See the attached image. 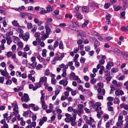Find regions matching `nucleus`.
<instances>
[{
	"instance_id": "nucleus-1",
	"label": "nucleus",
	"mask_w": 128,
	"mask_h": 128,
	"mask_svg": "<svg viewBox=\"0 0 128 128\" xmlns=\"http://www.w3.org/2000/svg\"><path fill=\"white\" fill-rule=\"evenodd\" d=\"M29 98L28 94L24 93V96H22L21 97L22 101V102L24 101L26 102L29 100Z\"/></svg>"
},
{
	"instance_id": "nucleus-2",
	"label": "nucleus",
	"mask_w": 128,
	"mask_h": 128,
	"mask_svg": "<svg viewBox=\"0 0 128 128\" xmlns=\"http://www.w3.org/2000/svg\"><path fill=\"white\" fill-rule=\"evenodd\" d=\"M88 6H90L91 7H96V8H98V4L95 3L94 2H88Z\"/></svg>"
},
{
	"instance_id": "nucleus-3",
	"label": "nucleus",
	"mask_w": 128,
	"mask_h": 128,
	"mask_svg": "<svg viewBox=\"0 0 128 128\" xmlns=\"http://www.w3.org/2000/svg\"><path fill=\"white\" fill-rule=\"evenodd\" d=\"M93 41L94 42V47L95 48H96L100 44V43L95 38H92Z\"/></svg>"
},
{
	"instance_id": "nucleus-4",
	"label": "nucleus",
	"mask_w": 128,
	"mask_h": 128,
	"mask_svg": "<svg viewBox=\"0 0 128 128\" xmlns=\"http://www.w3.org/2000/svg\"><path fill=\"white\" fill-rule=\"evenodd\" d=\"M122 2L123 8L125 9L128 6V0H122Z\"/></svg>"
},
{
	"instance_id": "nucleus-5",
	"label": "nucleus",
	"mask_w": 128,
	"mask_h": 128,
	"mask_svg": "<svg viewBox=\"0 0 128 128\" xmlns=\"http://www.w3.org/2000/svg\"><path fill=\"white\" fill-rule=\"evenodd\" d=\"M111 66H113V64L112 62H108L106 66V68L110 70L111 68Z\"/></svg>"
},
{
	"instance_id": "nucleus-6",
	"label": "nucleus",
	"mask_w": 128,
	"mask_h": 128,
	"mask_svg": "<svg viewBox=\"0 0 128 128\" xmlns=\"http://www.w3.org/2000/svg\"><path fill=\"white\" fill-rule=\"evenodd\" d=\"M30 14V15H32V14H31L30 13H27L26 12L23 13L20 12V16L22 17V18H24L25 16H28Z\"/></svg>"
},
{
	"instance_id": "nucleus-7",
	"label": "nucleus",
	"mask_w": 128,
	"mask_h": 128,
	"mask_svg": "<svg viewBox=\"0 0 128 128\" xmlns=\"http://www.w3.org/2000/svg\"><path fill=\"white\" fill-rule=\"evenodd\" d=\"M45 28L46 30V34H49L50 31V29L48 25L47 24L46 25Z\"/></svg>"
},
{
	"instance_id": "nucleus-8",
	"label": "nucleus",
	"mask_w": 128,
	"mask_h": 128,
	"mask_svg": "<svg viewBox=\"0 0 128 128\" xmlns=\"http://www.w3.org/2000/svg\"><path fill=\"white\" fill-rule=\"evenodd\" d=\"M12 24L14 26H15L17 27H22V26H20L19 24L17 23V21L14 20L12 22Z\"/></svg>"
},
{
	"instance_id": "nucleus-9",
	"label": "nucleus",
	"mask_w": 128,
	"mask_h": 128,
	"mask_svg": "<svg viewBox=\"0 0 128 128\" xmlns=\"http://www.w3.org/2000/svg\"><path fill=\"white\" fill-rule=\"evenodd\" d=\"M18 45L19 46V47L18 48V49L22 50L23 48V44L21 41L19 42H18Z\"/></svg>"
},
{
	"instance_id": "nucleus-10",
	"label": "nucleus",
	"mask_w": 128,
	"mask_h": 128,
	"mask_svg": "<svg viewBox=\"0 0 128 128\" xmlns=\"http://www.w3.org/2000/svg\"><path fill=\"white\" fill-rule=\"evenodd\" d=\"M82 10L83 12H88L89 11V8L88 6H84L82 7Z\"/></svg>"
},
{
	"instance_id": "nucleus-11",
	"label": "nucleus",
	"mask_w": 128,
	"mask_h": 128,
	"mask_svg": "<svg viewBox=\"0 0 128 128\" xmlns=\"http://www.w3.org/2000/svg\"><path fill=\"white\" fill-rule=\"evenodd\" d=\"M74 16L76 18H78L80 20L82 18V17L81 14L79 13L78 12L76 13Z\"/></svg>"
},
{
	"instance_id": "nucleus-12",
	"label": "nucleus",
	"mask_w": 128,
	"mask_h": 128,
	"mask_svg": "<svg viewBox=\"0 0 128 128\" xmlns=\"http://www.w3.org/2000/svg\"><path fill=\"white\" fill-rule=\"evenodd\" d=\"M76 114H74L73 115L72 117H70L69 120L71 122H72L73 120H76Z\"/></svg>"
},
{
	"instance_id": "nucleus-13",
	"label": "nucleus",
	"mask_w": 128,
	"mask_h": 128,
	"mask_svg": "<svg viewBox=\"0 0 128 128\" xmlns=\"http://www.w3.org/2000/svg\"><path fill=\"white\" fill-rule=\"evenodd\" d=\"M95 105L96 106V108L95 111H98V108H99V107L101 105V104L100 102H98L95 103Z\"/></svg>"
},
{
	"instance_id": "nucleus-14",
	"label": "nucleus",
	"mask_w": 128,
	"mask_h": 128,
	"mask_svg": "<svg viewBox=\"0 0 128 128\" xmlns=\"http://www.w3.org/2000/svg\"><path fill=\"white\" fill-rule=\"evenodd\" d=\"M78 34L81 37V38L82 36H84V32L82 30H79L78 31Z\"/></svg>"
},
{
	"instance_id": "nucleus-15",
	"label": "nucleus",
	"mask_w": 128,
	"mask_h": 128,
	"mask_svg": "<svg viewBox=\"0 0 128 128\" xmlns=\"http://www.w3.org/2000/svg\"><path fill=\"white\" fill-rule=\"evenodd\" d=\"M68 28L69 29L73 30H76V27L72 25H70L68 26Z\"/></svg>"
},
{
	"instance_id": "nucleus-16",
	"label": "nucleus",
	"mask_w": 128,
	"mask_h": 128,
	"mask_svg": "<svg viewBox=\"0 0 128 128\" xmlns=\"http://www.w3.org/2000/svg\"><path fill=\"white\" fill-rule=\"evenodd\" d=\"M58 55L57 53L56 54V57H54L53 59V62H55L56 61L58 60Z\"/></svg>"
},
{
	"instance_id": "nucleus-17",
	"label": "nucleus",
	"mask_w": 128,
	"mask_h": 128,
	"mask_svg": "<svg viewBox=\"0 0 128 128\" xmlns=\"http://www.w3.org/2000/svg\"><path fill=\"white\" fill-rule=\"evenodd\" d=\"M16 31L18 32L23 33V30L21 28H17L16 29Z\"/></svg>"
},
{
	"instance_id": "nucleus-18",
	"label": "nucleus",
	"mask_w": 128,
	"mask_h": 128,
	"mask_svg": "<svg viewBox=\"0 0 128 128\" xmlns=\"http://www.w3.org/2000/svg\"><path fill=\"white\" fill-rule=\"evenodd\" d=\"M88 23V22L87 21H85L84 23L82 24V28H84L86 26Z\"/></svg>"
},
{
	"instance_id": "nucleus-19",
	"label": "nucleus",
	"mask_w": 128,
	"mask_h": 128,
	"mask_svg": "<svg viewBox=\"0 0 128 128\" xmlns=\"http://www.w3.org/2000/svg\"><path fill=\"white\" fill-rule=\"evenodd\" d=\"M120 101L118 98H116L114 99V101L113 102L115 104L116 103L117 104H118L120 102Z\"/></svg>"
},
{
	"instance_id": "nucleus-20",
	"label": "nucleus",
	"mask_w": 128,
	"mask_h": 128,
	"mask_svg": "<svg viewBox=\"0 0 128 128\" xmlns=\"http://www.w3.org/2000/svg\"><path fill=\"white\" fill-rule=\"evenodd\" d=\"M110 6V3H105L104 5V8L105 9H107L109 8Z\"/></svg>"
},
{
	"instance_id": "nucleus-21",
	"label": "nucleus",
	"mask_w": 128,
	"mask_h": 128,
	"mask_svg": "<svg viewBox=\"0 0 128 128\" xmlns=\"http://www.w3.org/2000/svg\"><path fill=\"white\" fill-rule=\"evenodd\" d=\"M64 53H62V54H61V56L60 57H58V60H61L63 57H64Z\"/></svg>"
},
{
	"instance_id": "nucleus-22",
	"label": "nucleus",
	"mask_w": 128,
	"mask_h": 128,
	"mask_svg": "<svg viewBox=\"0 0 128 128\" xmlns=\"http://www.w3.org/2000/svg\"><path fill=\"white\" fill-rule=\"evenodd\" d=\"M13 34V32L12 31H10V32H6V35L7 36H10L12 35Z\"/></svg>"
},
{
	"instance_id": "nucleus-23",
	"label": "nucleus",
	"mask_w": 128,
	"mask_h": 128,
	"mask_svg": "<svg viewBox=\"0 0 128 128\" xmlns=\"http://www.w3.org/2000/svg\"><path fill=\"white\" fill-rule=\"evenodd\" d=\"M30 50V48L28 47V45H26L25 47L24 48V51H27Z\"/></svg>"
},
{
	"instance_id": "nucleus-24",
	"label": "nucleus",
	"mask_w": 128,
	"mask_h": 128,
	"mask_svg": "<svg viewBox=\"0 0 128 128\" xmlns=\"http://www.w3.org/2000/svg\"><path fill=\"white\" fill-rule=\"evenodd\" d=\"M12 82L11 80H8L6 81V85H10L12 83Z\"/></svg>"
},
{
	"instance_id": "nucleus-25",
	"label": "nucleus",
	"mask_w": 128,
	"mask_h": 128,
	"mask_svg": "<svg viewBox=\"0 0 128 128\" xmlns=\"http://www.w3.org/2000/svg\"><path fill=\"white\" fill-rule=\"evenodd\" d=\"M59 48L60 49H62L63 48V43L62 41H60V42Z\"/></svg>"
},
{
	"instance_id": "nucleus-26",
	"label": "nucleus",
	"mask_w": 128,
	"mask_h": 128,
	"mask_svg": "<svg viewBox=\"0 0 128 128\" xmlns=\"http://www.w3.org/2000/svg\"><path fill=\"white\" fill-rule=\"evenodd\" d=\"M4 80V78L3 77H0V83L3 84Z\"/></svg>"
},
{
	"instance_id": "nucleus-27",
	"label": "nucleus",
	"mask_w": 128,
	"mask_h": 128,
	"mask_svg": "<svg viewBox=\"0 0 128 128\" xmlns=\"http://www.w3.org/2000/svg\"><path fill=\"white\" fill-rule=\"evenodd\" d=\"M29 112H30V111L28 110L26 112H24L23 114V116H25L26 115H28L29 114Z\"/></svg>"
},
{
	"instance_id": "nucleus-28",
	"label": "nucleus",
	"mask_w": 128,
	"mask_h": 128,
	"mask_svg": "<svg viewBox=\"0 0 128 128\" xmlns=\"http://www.w3.org/2000/svg\"><path fill=\"white\" fill-rule=\"evenodd\" d=\"M32 27V24L31 23H28V24L27 27L28 29H31Z\"/></svg>"
},
{
	"instance_id": "nucleus-29",
	"label": "nucleus",
	"mask_w": 128,
	"mask_h": 128,
	"mask_svg": "<svg viewBox=\"0 0 128 128\" xmlns=\"http://www.w3.org/2000/svg\"><path fill=\"white\" fill-rule=\"evenodd\" d=\"M14 111L13 112V115H15V116H16V115L18 114V111L17 110H13Z\"/></svg>"
},
{
	"instance_id": "nucleus-30",
	"label": "nucleus",
	"mask_w": 128,
	"mask_h": 128,
	"mask_svg": "<svg viewBox=\"0 0 128 128\" xmlns=\"http://www.w3.org/2000/svg\"><path fill=\"white\" fill-rule=\"evenodd\" d=\"M118 70L117 69L114 68H112L111 70V71H112L113 73L116 72H118Z\"/></svg>"
},
{
	"instance_id": "nucleus-31",
	"label": "nucleus",
	"mask_w": 128,
	"mask_h": 128,
	"mask_svg": "<svg viewBox=\"0 0 128 128\" xmlns=\"http://www.w3.org/2000/svg\"><path fill=\"white\" fill-rule=\"evenodd\" d=\"M116 2V0H110V3L111 4L113 5Z\"/></svg>"
},
{
	"instance_id": "nucleus-32",
	"label": "nucleus",
	"mask_w": 128,
	"mask_h": 128,
	"mask_svg": "<svg viewBox=\"0 0 128 128\" xmlns=\"http://www.w3.org/2000/svg\"><path fill=\"white\" fill-rule=\"evenodd\" d=\"M47 118L46 117L43 116L42 119L41 118L40 119L44 122H46L47 120Z\"/></svg>"
},
{
	"instance_id": "nucleus-33",
	"label": "nucleus",
	"mask_w": 128,
	"mask_h": 128,
	"mask_svg": "<svg viewBox=\"0 0 128 128\" xmlns=\"http://www.w3.org/2000/svg\"><path fill=\"white\" fill-rule=\"evenodd\" d=\"M12 54V52H8L6 56L8 57H9L11 56Z\"/></svg>"
},
{
	"instance_id": "nucleus-34",
	"label": "nucleus",
	"mask_w": 128,
	"mask_h": 128,
	"mask_svg": "<svg viewBox=\"0 0 128 128\" xmlns=\"http://www.w3.org/2000/svg\"><path fill=\"white\" fill-rule=\"evenodd\" d=\"M42 65L40 64H39L36 66V68L37 70H39L40 68H42Z\"/></svg>"
},
{
	"instance_id": "nucleus-35",
	"label": "nucleus",
	"mask_w": 128,
	"mask_h": 128,
	"mask_svg": "<svg viewBox=\"0 0 128 128\" xmlns=\"http://www.w3.org/2000/svg\"><path fill=\"white\" fill-rule=\"evenodd\" d=\"M48 37V36H46V35H44L42 37V40H44L46 38Z\"/></svg>"
},
{
	"instance_id": "nucleus-36",
	"label": "nucleus",
	"mask_w": 128,
	"mask_h": 128,
	"mask_svg": "<svg viewBox=\"0 0 128 128\" xmlns=\"http://www.w3.org/2000/svg\"><path fill=\"white\" fill-rule=\"evenodd\" d=\"M85 60V58H82V57H81V58L80 59V62L81 63H84Z\"/></svg>"
},
{
	"instance_id": "nucleus-37",
	"label": "nucleus",
	"mask_w": 128,
	"mask_h": 128,
	"mask_svg": "<svg viewBox=\"0 0 128 128\" xmlns=\"http://www.w3.org/2000/svg\"><path fill=\"white\" fill-rule=\"evenodd\" d=\"M82 111H83L82 109H79L77 112L78 114V115H80L81 114Z\"/></svg>"
},
{
	"instance_id": "nucleus-38",
	"label": "nucleus",
	"mask_w": 128,
	"mask_h": 128,
	"mask_svg": "<svg viewBox=\"0 0 128 128\" xmlns=\"http://www.w3.org/2000/svg\"><path fill=\"white\" fill-rule=\"evenodd\" d=\"M100 94H98V98L99 100H102L103 99V97L102 96H100Z\"/></svg>"
},
{
	"instance_id": "nucleus-39",
	"label": "nucleus",
	"mask_w": 128,
	"mask_h": 128,
	"mask_svg": "<svg viewBox=\"0 0 128 128\" xmlns=\"http://www.w3.org/2000/svg\"><path fill=\"white\" fill-rule=\"evenodd\" d=\"M58 41L57 40H56L54 42V47H56L58 46Z\"/></svg>"
},
{
	"instance_id": "nucleus-40",
	"label": "nucleus",
	"mask_w": 128,
	"mask_h": 128,
	"mask_svg": "<svg viewBox=\"0 0 128 128\" xmlns=\"http://www.w3.org/2000/svg\"><path fill=\"white\" fill-rule=\"evenodd\" d=\"M8 96V94H4L2 95V98L5 99Z\"/></svg>"
},
{
	"instance_id": "nucleus-41",
	"label": "nucleus",
	"mask_w": 128,
	"mask_h": 128,
	"mask_svg": "<svg viewBox=\"0 0 128 128\" xmlns=\"http://www.w3.org/2000/svg\"><path fill=\"white\" fill-rule=\"evenodd\" d=\"M56 82V80L54 78H51V83L52 84H55Z\"/></svg>"
},
{
	"instance_id": "nucleus-42",
	"label": "nucleus",
	"mask_w": 128,
	"mask_h": 128,
	"mask_svg": "<svg viewBox=\"0 0 128 128\" xmlns=\"http://www.w3.org/2000/svg\"><path fill=\"white\" fill-rule=\"evenodd\" d=\"M104 62L105 61L104 60L101 59L99 61V62L100 64H103Z\"/></svg>"
},
{
	"instance_id": "nucleus-43",
	"label": "nucleus",
	"mask_w": 128,
	"mask_h": 128,
	"mask_svg": "<svg viewBox=\"0 0 128 128\" xmlns=\"http://www.w3.org/2000/svg\"><path fill=\"white\" fill-rule=\"evenodd\" d=\"M85 86L86 88H89L90 87V84L89 83L86 82L85 84Z\"/></svg>"
},
{
	"instance_id": "nucleus-44",
	"label": "nucleus",
	"mask_w": 128,
	"mask_h": 128,
	"mask_svg": "<svg viewBox=\"0 0 128 128\" xmlns=\"http://www.w3.org/2000/svg\"><path fill=\"white\" fill-rule=\"evenodd\" d=\"M115 94L116 96H119L120 95L119 90H117L115 92Z\"/></svg>"
},
{
	"instance_id": "nucleus-45",
	"label": "nucleus",
	"mask_w": 128,
	"mask_h": 128,
	"mask_svg": "<svg viewBox=\"0 0 128 128\" xmlns=\"http://www.w3.org/2000/svg\"><path fill=\"white\" fill-rule=\"evenodd\" d=\"M52 10V8L51 7H48L46 8V11L48 12H51Z\"/></svg>"
},
{
	"instance_id": "nucleus-46",
	"label": "nucleus",
	"mask_w": 128,
	"mask_h": 128,
	"mask_svg": "<svg viewBox=\"0 0 128 128\" xmlns=\"http://www.w3.org/2000/svg\"><path fill=\"white\" fill-rule=\"evenodd\" d=\"M66 70H65L63 72L62 74V76L64 77H65L66 76Z\"/></svg>"
},
{
	"instance_id": "nucleus-47",
	"label": "nucleus",
	"mask_w": 128,
	"mask_h": 128,
	"mask_svg": "<svg viewBox=\"0 0 128 128\" xmlns=\"http://www.w3.org/2000/svg\"><path fill=\"white\" fill-rule=\"evenodd\" d=\"M2 128H8V124H5L3 126L1 127Z\"/></svg>"
},
{
	"instance_id": "nucleus-48",
	"label": "nucleus",
	"mask_w": 128,
	"mask_h": 128,
	"mask_svg": "<svg viewBox=\"0 0 128 128\" xmlns=\"http://www.w3.org/2000/svg\"><path fill=\"white\" fill-rule=\"evenodd\" d=\"M40 33L38 32H36L34 34V36L36 38L40 36Z\"/></svg>"
},
{
	"instance_id": "nucleus-49",
	"label": "nucleus",
	"mask_w": 128,
	"mask_h": 128,
	"mask_svg": "<svg viewBox=\"0 0 128 128\" xmlns=\"http://www.w3.org/2000/svg\"><path fill=\"white\" fill-rule=\"evenodd\" d=\"M22 38L23 40L26 42L29 39V38H27L26 36H24L22 37Z\"/></svg>"
},
{
	"instance_id": "nucleus-50",
	"label": "nucleus",
	"mask_w": 128,
	"mask_h": 128,
	"mask_svg": "<svg viewBox=\"0 0 128 128\" xmlns=\"http://www.w3.org/2000/svg\"><path fill=\"white\" fill-rule=\"evenodd\" d=\"M50 74L49 70L48 69H47L45 71V74L46 75H48Z\"/></svg>"
},
{
	"instance_id": "nucleus-51",
	"label": "nucleus",
	"mask_w": 128,
	"mask_h": 128,
	"mask_svg": "<svg viewBox=\"0 0 128 128\" xmlns=\"http://www.w3.org/2000/svg\"><path fill=\"white\" fill-rule=\"evenodd\" d=\"M32 109H33L35 111H36L38 110V106H36L34 107V108H32Z\"/></svg>"
},
{
	"instance_id": "nucleus-52",
	"label": "nucleus",
	"mask_w": 128,
	"mask_h": 128,
	"mask_svg": "<svg viewBox=\"0 0 128 128\" xmlns=\"http://www.w3.org/2000/svg\"><path fill=\"white\" fill-rule=\"evenodd\" d=\"M41 84L38 82L35 84V86L37 88H39L40 87Z\"/></svg>"
},
{
	"instance_id": "nucleus-53",
	"label": "nucleus",
	"mask_w": 128,
	"mask_h": 128,
	"mask_svg": "<svg viewBox=\"0 0 128 128\" xmlns=\"http://www.w3.org/2000/svg\"><path fill=\"white\" fill-rule=\"evenodd\" d=\"M107 99L109 101H112L113 100V98L112 97L109 96L108 98Z\"/></svg>"
},
{
	"instance_id": "nucleus-54",
	"label": "nucleus",
	"mask_w": 128,
	"mask_h": 128,
	"mask_svg": "<svg viewBox=\"0 0 128 128\" xmlns=\"http://www.w3.org/2000/svg\"><path fill=\"white\" fill-rule=\"evenodd\" d=\"M82 42H83L81 40H78L77 42V43L78 44V45L81 44L82 43Z\"/></svg>"
},
{
	"instance_id": "nucleus-55",
	"label": "nucleus",
	"mask_w": 128,
	"mask_h": 128,
	"mask_svg": "<svg viewBox=\"0 0 128 128\" xmlns=\"http://www.w3.org/2000/svg\"><path fill=\"white\" fill-rule=\"evenodd\" d=\"M76 90H72L71 92L72 95V96H74L76 95Z\"/></svg>"
},
{
	"instance_id": "nucleus-56",
	"label": "nucleus",
	"mask_w": 128,
	"mask_h": 128,
	"mask_svg": "<svg viewBox=\"0 0 128 128\" xmlns=\"http://www.w3.org/2000/svg\"><path fill=\"white\" fill-rule=\"evenodd\" d=\"M47 12H48L46 10H42L40 12V13L41 14H42L47 13Z\"/></svg>"
},
{
	"instance_id": "nucleus-57",
	"label": "nucleus",
	"mask_w": 128,
	"mask_h": 128,
	"mask_svg": "<svg viewBox=\"0 0 128 128\" xmlns=\"http://www.w3.org/2000/svg\"><path fill=\"white\" fill-rule=\"evenodd\" d=\"M21 76L23 78H25L27 77V76L25 74L23 73L22 74Z\"/></svg>"
},
{
	"instance_id": "nucleus-58",
	"label": "nucleus",
	"mask_w": 128,
	"mask_h": 128,
	"mask_svg": "<svg viewBox=\"0 0 128 128\" xmlns=\"http://www.w3.org/2000/svg\"><path fill=\"white\" fill-rule=\"evenodd\" d=\"M114 50V51L116 52H118L119 53H120V52L119 50L117 48H115Z\"/></svg>"
},
{
	"instance_id": "nucleus-59",
	"label": "nucleus",
	"mask_w": 128,
	"mask_h": 128,
	"mask_svg": "<svg viewBox=\"0 0 128 128\" xmlns=\"http://www.w3.org/2000/svg\"><path fill=\"white\" fill-rule=\"evenodd\" d=\"M120 7L118 6L114 8V10L116 11H118L120 10Z\"/></svg>"
},
{
	"instance_id": "nucleus-60",
	"label": "nucleus",
	"mask_w": 128,
	"mask_h": 128,
	"mask_svg": "<svg viewBox=\"0 0 128 128\" xmlns=\"http://www.w3.org/2000/svg\"><path fill=\"white\" fill-rule=\"evenodd\" d=\"M6 40H7V43L8 45H10L12 42L11 40H8L7 38H6Z\"/></svg>"
},
{
	"instance_id": "nucleus-61",
	"label": "nucleus",
	"mask_w": 128,
	"mask_h": 128,
	"mask_svg": "<svg viewBox=\"0 0 128 128\" xmlns=\"http://www.w3.org/2000/svg\"><path fill=\"white\" fill-rule=\"evenodd\" d=\"M67 98V97L65 96H62L61 98V99L62 101L63 100Z\"/></svg>"
},
{
	"instance_id": "nucleus-62",
	"label": "nucleus",
	"mask_w": 128,
	"mask_h": 128,
	"mask_svg": "<svg viewBox=\"0 0 128 128\" xmlns=\"http://www.w3.org/2000/svg\"><path fill=\"white\" fill-rule=\"evenodd\" d=\"M75 64L76 67H78V66H79L80 65L79 62L77 61L75 62Z\"/></svg>"
},
{
	"instance_id": "nucleus-63",
	"label": "nucleus",
	"mask_w": 128,
	"mask_h": 128,
	"mask_svg": "<svg viewBox=\"0 0 128 128\" xmlns=\"http://www.w3.org/2000/svg\"><path fill=\"white\" fill-rule=\"evenodd\" d=\"M91 83L92 84L94 83H95L96 82V80L94 78H92V79L91 80Z\"/></svg>"
},
{
	"instance_id": "nucleus-64",
	"label": "nucleus",
	"mask_w": 128,
	"mask_h": 128,
	"mask_svg": "<svg viewBox=\"0 0 128 128\" xmlns=\"http://www.w3.org/2000/svg\"><path fill=\"white\" fill-rule=\"evenodd\" d=\"M42 108L43 109H46L47 108L46 106L44 104H42Z\"/></svg>"
}]
</instances>
